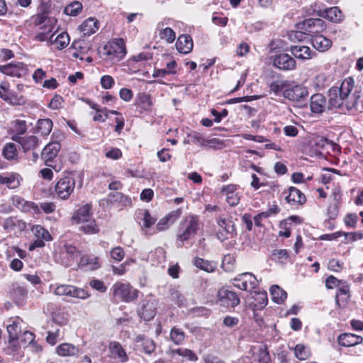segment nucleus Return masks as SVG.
<instances>
[{
	"label": "nucleus",
	"mask_w": 363,
	"mask_h": 363,
	"mask_svg": "<svg viewBox=\"0 0 363 363\" xmlns=\"http://www.w3.org/2000/svg\"><path fill=\"white\" fill-rule=\"evenodd\" d=\"M360 89L354 86L352 77L345 79L339 88L329 89V108H339L345 106L348 109L355 106L360 98Z\"/></svg>",
	"instance_id": "f257e3e1"
},
{
	"label": "nucleus",
	"mask_w": 363,
	"mask_h": 363,
	"mask_svg": "<svg viewBox=\"0 0 363 363\" xmlns=\"http://www.w3.org/2000/svg\"><path fill=\"white\" fill-rule=\"evenodd\" d=\"M101 57L111 64H116L125 55V45L123 39L116 38L107 43L99 51Z\"/></svg>",
	"instance_id": "f03ea898"
},
{
	"label": "nucleus",
	"mask_w": 363,
	"mask_h": 363,
	"mask_svg": "<svg viewBox=\"0 0 363 363\" xmlns=\"http://www.w3.org/2000/svg\"><path fill=\"white\" fill-rule=\"evenodd\" d=\"M305 24L308 26L317 28L314 33H319L325 29V22L320 18H310L306 21ZM311 44L313 47L319 52H325L332 46V41L324 35L315 33L311 37Z\"/></svg>",
	"instance_id": "7ed1b4c3"
},
{
	"label": "nucleus",
	"mask_w": 363,
	"mask_h": 363,
	"mask_svg": "<svg viewBox=\"0 0 363 363\" xmlns=\"http://www.w3.org/2000/svg\"><path fill=\"white\" fill-rule=\"evenodd\" d=\"M199 228V224L197 216H186L180 225V230L182 232L177 237L178 246L182 247L185 241L194 236L198 231Z\"/></svg>",
	"instance_id": "20e7f679"
},
{
	"label": "nucleus",
	"mask_w": 363,
	"mask_h": 363,
	"mask_svg": "<svg viewBox=\"0 0 363 363\" xmlns=\"http://www.w3.org/2000/svg\"><path fill=\"white\" fill-rule=\"evenodd\" d=\"M113 295L124 302H130L138 296V291L128 283L116 282L111 288Z\"/></svg>",
	"instance_id": "39448f33"
},
{
	"label": "nucleus",
	"mask_w": 363,
	"mask_h": 363,
	"mask_svg": "<svg viewBox=\"0 0 363 363\" xmlns=\"http://www.w3.org/2000/svg\"><path fill=\"white\" fill-rule=\"evenodd\" d=\"M54 294L59 296H65L80 299H86L89 296L83 289L69 284H56Z\"/></svg>",
	"instance_id": "423d86ee"
},
{
	"label": "nucleus",
	"mask_w": 363,
	"mask_h": 363,
	"mask_svg": "<svg viewBox=\"0 0 363 363\" xmlns=\"http://www.w3.org/2000/svg\"><path fill=\"white\" fill-rule=\"evenodd\" d=\"M75 180L72 177H64L57 182L55 188V194L59 198L67 199L73 192Z\"/></svg>",
	"instance_id": "0eeeda50"
},
{
	"label": "nucleus",
	"mask_w": 363,
	"mask_h": 363,
	"mask_svg": "<svg viewBox=\"0 0 363 363\" xmlns=\"http://www.w3.org/2000/svg\"><path fill=\"white\" fill-rule=\"evenodd\" d=\"M233 285L241 290L251 291L257 285V278L251 273L238 274L232 280Z\"/></svg>",
	"instance_id": "6e6552de"
},
{
	"label": "nucleus",
	"mask_w": 363,
	"mask_h": 363,
	"mask_svg": "<svg viewBox=\"0 0 363 363\" xmlns=\"http://www.w3.org/2000/svg\"><path fill=\"white\" fill-rule=\"evenodd\" d=\"M218 225L220 228L216 233V237L219 240L224 242L235 237L237 234L235 227L231 220L225 218H219Z\"/></svg>",
	"instance_id": "1a4fd4ad"
},
{
	"label": "nucleus",
	"mask_w": 363,
	"mask_h": 363,
	"mask_svg": "<svg viewBox=\"0 0 363 363\" xmlns=\"http://www.w3.org/2000/svg\"><path fill=\"white\" fill-rule=\"evenodd\" d=\"M218 302L222 306L234 308L240 303V298L235 292L223 288L218 292Z\"/></svg>",
	"instance_id": "9d476101"
},
{
	"label": "nucleus",
	"mask_w": 363,
	"mask_h": 363,
	"mask_svg": "<svg viewBox=\"0 0 363 363\" xmlns=\"http://www.w3.org/2000/svg\"><path fill=\"white\" fill-rule=\"evenodd\" d=\"M61 145L58 142H51L45 146L41 152V158L46 166H52V162L57 157Z\"/></svg>",
	"instance_id": "9b49d317"
},
{
	"label": "nucleus",
	"mask_w": 363,
	"mask_h": 363,
	"mask_svg": "<svg viewBox=\"0 0 363 363\" xmlns=\"http://www.w3.org/2000/svg\"><path fill=\"white\" fill-rule=\"evenodd\" d=\"M0 72L16 77H21L28 73V67L23 62L10 63L0 66Z\"/></svg>",
	"instance_id": "f8f14e48"
},
{
	"label": "nucleus",
	"mask_w": 363,
	"mask_h": 363,
	"mask_svg": "<svg viewBox=\"0 0 363 363\" xmlns=\"http://www.w3.org/2000/svg\"><path fill=\"white\" fill-rule=\"evenodd\" d=\"M275 67L281 70H294L296 67V60L289 54L281 53L276 55L273 60Z\"/></svg>",
	"instance_id": "ddd939ff"
},
{
	"label": "nucleus",
	"mask_w": 363,
	"mask_h": 363,
	"mask_svg": "<svg viewBox=\"0 0 363 363\" xmlns=\"http://www.w3.org/2000/svg\"><path fill=\"white\" fill-rule=\"evenodd\" d=\"M284 194L286 195L285 200L287 203L292 206L303 205L306 201L305 195L294 186H290L287 190H285Z\"/></svg>",
	"instance_id": "4468645a"
},
{
	"label": "nucleus",
	"mask_w": 363,
	"mask_h": 363,
	"mask_svg": "<svg viewBox=\"0 0 363 363\" xmlns=\"http://www.w3.org/2000/svg\"><path fill=\"white\" fill-rule=\"evenodd\" d=\"M12 140L19 144L23 152L34 150L39 145V140L35 135H13Z\"/></svg>",
	"instance_id": "2eb2a0df"
},
{
	"label": "nucleus",
	"mask_w": 363,
	"mask_h": 363,
	"mask_svg": "<svg viewBox=\"0 0 363 363\" xmlns=\"http://www.w3.org/2000/svg\"><path fill=\"white\" fill-rule=\"evenodd\" d=\"M138 315L145 321L152 320L156 314V305L154 301H143L138 309Z\"/></svg>",
	"instance_id": "dca6fc26"
},
{
	"label": "nucleus",
	"mask_w": 363,
	"mask_h": 363,
	"mask_svg": "<svg viewBox=\"0 0 363 363\" xmlns=\"http://www.w3.org/2000/svg\"><path fill=\"white\" fill-rule=\"evenodd\" d=\"M308 94L306 89L301 85H296L290 88L285 89L283 92L284 98L293 101H299L305 98Z\"/></svg>",
	"instance_id": "f3484780"
},
{
	"label": "nucleus",
	"mask_w": 363,
	"mask_h": 363,
	"mask_svg": "<svg viewBox=\"0 0 363 363\" xmlns=\"http://www.w3.org/2000/svg\"><path fill=\"white\" fill-rule=\"evenodd\" d=\"M57 22L56 19H49V23L50 25L43 26L40 27V29L42 30L41 32H39L35 36V40L39 42L47 41L50 45L54 44L53 37L54 33L50 34L54 28V24Z\"/></svg>",
	"instance_id": "a211bd4d"
},
{
	"label": "nucleus",
	"mask_w": 363,
	"mask_h": 363,
	"mask_svg": "<svg viewBox=\"0 0 363 363\" xmlns=\"http://www.w3.org/2000/svg\"><path fill=\"white\" fill-rule=\"evenodd\" d=\"M318 16L334 23H339L343 20L342 13L337 6L320 10L318 11Z\"/></svg>",
	"instance_id": "6ab92c4d"
},
{
	"label": "nucleus",
	"mask_w": 363,
	"mask_h": 363,
	"mask_svg": "<svg viewBox=\"0 0 363 363\" xmlns=\"http://www.w3.org/2000/svg\"><path fill=\"white\" fill-rule=\"evenodd\" d=\"M91 211V205L86 203L78 208L72 216V220L77 224L84 223L87 220L93 218Z\"/></svg>",
	"instance_id": "aec40b11"
},
{
	"label": "nucleus",
	"mask_w": 363,
	"mask_h": 363,
	"mask_svg": "<svg viewBox=\"0 0 363 363\" xmlns=\"http://www.w3.org/2000/svg\"><path fill=\"white\" fill-rule=\"evenodd\" d=\"M290 52L296 58L301 60H309L316 55V53L305 45H293L290 48Z\"/></svg>",
	"instance_id": "412c9836"
},
{
	"label": "nucleus",
	"mask_w": 363,
	"mask_h": 363,
	"mask_svg": "<svg viewBox=\"0 0 363 363\" xmlns=\"http://www.w3.org/2000/svg\"><path fill=\"white\" fill-rule=\"evenodd\" d=\"M327 106L326 98L321 94H313L311 97L310 107L313 113H321Z\"/></svg>",
	"instance_id": "4be33fe9"
},
{
	"label": "nucleus",
	"mask_w": 363,
	"mask_h": 363,
	"mask_svg": "<svg viewBox=\"0 0 363 363\" xmlns=\"http://www.w3.org/2000/svg\"><path fill=\"white\" fill-rule=\"evenodd\" d=\"M21 176L17 173H5L0 174V184L6 185L9 189H16L20 186Z\"/></svg>",
	"instance_id": "5701e85b"
},
{
	"label": "nucleus",
	"mask_w": 363,
	"mask_h": 363,
	"mask_svg": "<svg viewBox=\"0 0 363 363\" xmlns=\"http://www.w3.org/2000/svg\"><path fill=\"white\" fill-rule=\"evenodd\" d=\"M194 43L192 38L189 35H181L176 42L177 50L183 54H188L191 52Z\"/></svg>",
	"instance_id": "b1692460"
},
{
	"label": "nucleus",
	"mask_w": 363,
	"mask_h": 363,
	"mask_svg": "<svg viewBox=\"0 0 363 363\" xmlns=\"http://www.w3.org/2000/svg\"><path fill=\"white\" fill-rule=\"evenodd\" d=\"M362 340L361 336L352 333H344L337 337L339 345L342 347H353L361 343Z\"/></svg>",
	"instance_id": "393cba45"
},
{
	"label": "nucleus",
	"mask_w": 363,
	"mask_h": 363,
	"mask_svg": "<svg viewBox=\"0 0 363 363\" xmlns=\"http://www.w3.org/2000/svg\"><path fill=\"white\" fill-rule=\"evenodd\" d=\"M12 200L13 203L23 211H33L35 213H40V208L38 204L33 202L26 201L17 196H13Z\"/></svg>",
	"instance_id": "a878e982"
},
{
	"label": "nucleus",
	"mask_w": 363,
	"mask_h": 363,
	"mask_svg": "<svg viewBox=\"0 0 363 363\" xmlns=\"http://www.w3.org/2000/svg\"><path fill=\"white\" fill-rule=\"evenodd\" d=\"M99 29L98 21L94 18H89L83 21L79 26V31L84 35H90Z\"/></svg>",
	"instance_id": "bb28decb"
},
{
	"label": "nucleus",
	"mask_w": 363,
	"mask_h": 363,
	"mask_svg": "<svg viewBox=\"0 0 363 363\" xmlns=\"http://www.w3.org/2000/svg\"><path fill=\"white\" fill-rule=\"evenodd\" d=\"M187 137L191 138V143L197 144L201 146L208 145L210 146H213L220 143L218 139L213 138L211 140H205L203 135L198 132H191L187 135Z\"/></svg>",
	"instance_id": "cd10ccee"
},
{
	"label": "nucleus",
	"mask_w": 363,
	"mask_h": 363,
	"mask_svg": "<svg viewBox=\"0 0 363 363\" xmlns=\"http://www.w3.org/2000/svg\"><path fill=\"white\" fill-rule=\"evenodd\" d=\"M349 286L347 284L342 283L338 286L337 292L335 296L336 304L340 307L344 308L346 306L349 298Z\"/></svg>",
	"instance_id": "c85d7f7f"
},
{
	"label": "nucleus",
	"mask_w": 363,
	"mask_h": 363,
	"mask_svg": "<svg viewBox=\"0 0 363 363\" xmlns=\"http://www.w3.org/2000/svg\"><path fill=\"white\" fill-rule=\"evenodd\" d=\"M22 320L18 317L15 318H10L7 320V332L9 337L18 338V335L21 332V323Z\"/></svg>",
	"instance_id": "c756f323"
},
{
	"label": "nucleus",
	"mask_w": 363,
	"mask_h": 363,
	"mask_svg": "<svg viewBox=\"0 0 363 363\" xmlns=\"http://www.w3.org/2000/svg\"><path fill=\"white\" fill-rule=\"evenodd\" d=\"M79 266L87 269L95 270L100 267L99 258L94 255H85L81 257Z\"/></svg>",
	"instance_id": "7c9ffc66"
},
{
	"label": "nucleus",
	"mask_w": 363,
	"mask_h": 363,
	"mask_svg": "<svg viewBox=\"0 0 363 363\" xmlns=\"http://www.w3.org/2000/svg\"><path fill=\"white\" fill-rule=\"evenodd\" d=\"M194 264L201 270L211 273L213 272L217 267V264L213 261L206 260L200 257H196L194 260Z\"/></svg>",
	"instance_id": "2f4dec72"
},
{
	"label": "nucleus",
	"mask_w": 363,
	"mask_h": 363,
	"mask_svg": "<svg viewBox=\"0 0 363 363\" xmlns=\"http://www.w3.org/2000/svg\"><path fill=\"white\" fill-rule=\"evenodd\" d=\"M138 218L143 220L142 228H149L153 225L157 219L152 217L147 209H140L137 213Z\"/></svg>",
	"instance_id": "473e14b6"
},
{
	"label": "nucleus",
	"mask_w": 363,
	"mask_h": 363,
	"mask_svg": "<svg viewBox=\"0 0 363 363\" xmlns=\"http://www.w3.org/2000/svg\"><path fill=\"white\" fill-rule=\"evenodd\" d=\"M109 349L111 354L115 357L120 359L121 362H127L128 360V357L125 350L118 342H111L110 343Z\"/></svg>",
	"instance_id": "72a5a7b5"
},
{
	"label": "nucleus",
	"mask_w": 363,
	"mask_h": 363,
	"mask_svg": "<svg viewBox=\"0 0 363 363\" xmlns=\"http://www.w3.org/2000/svg\"><path fill=\"white\" fill-rule=\"evenodd\" d=\"M79 225H81L79 230L85 234H96L99 232V228L93 218L84 223H79Z\"/></svg>",
	"instance_id": "f704fd0d"
},
{
	"label": "nucleus",
	"mask_w": 363,
	"mask_h": 363,
	"mask_svg": "<svg viewBox=\"0 0 363 363\" xmlns=\"http://www.w3.org/2000/svg\"><path fill=\"white\" fill-rule=\"evenodd\" d=\"M270 294L272 300L277 303H282L287 297L286 292L277 285H274L270 288Z\"/></svg>",
	"instance_id": "c9c22d12"
},
{
	"label": "nucleus",
	"mask_w": 363,
	"mask_h": 363,
	"mask_svg": "<svg viewBox=\"0 0 363 363\" xmlns=\"http://www.w3.org/2000/svg\"><path fill=\"white\" fill-rule=\"evenodd\" d=\"M77 352V347L69 343H62L56 348V352L58 355L62 357L74 356Z\"/></svg>",
	"instance_id": "e433bc0d"
},
{
	"label": "nucleus",
	"mask_w": 363,
	"mask_h": 363,
	"mask_svg": "<svg viewBox=\"0 0 363 363\" xmlns=\"http://www.w3.org/2000/svg\"><path fill=\"white\" fill-rule=\"evenodd\" d=\"M253 298L256 303H254V307L256 309L263 308L268 302L267 294L265 291H254Z\"/></svg>",
	"instance_id": "4c0bfd02"
},
{
	"label": "nucleus",
	"mask_w": 363,
	"mask_h": 363,
	"mask_svg": "<svg viewBox=\"0 0 363 363\" xmlns=\"http://www.w3.org/2000/svg\"><path fill=\"white\" fill-rule=\"evenodd\" d=\"M31 231L36 237V238L43 239L46 241H50L52 240V236L50 235L48 230L40 225L33 226Z\"/></svg>",
	"instance_id": "58836bf2"
},
{
	"label": "nucleus",
	"mask_w": 363,
	"mask_h": 363,
	"mask_svg": "<svg viewBox=\"0 0 363 363\" xmlns=\"http://www.w3.org/2000/svg\"><path fill=\"white\" fill-rule=\"evenodd\" d=\"M38 130L43 135H48L52 130V122L49 118L40 119L38 121Z\"/></svg>",
	"instance_id": "ea45409f"
},
{
	"label": "nucleus",
	"mask_w": 363,
	"mask_h": 363,
	"mask_svg": "<svg viewBox=\"0 0 363 363\" xmlns=\"http://www.w3.org/2000/svg\"><path fill=\"white\" fill-rule=\"evenodd\" d=\"M160 39L166 41L167 43H172L176 38L175 32L171 28H160L159 31Z\"/></svg>",
	"instance_id": "a19ab883"
},
{
	"label": "nucleus",
	"mask_w": 363,
	"mask_h": 363,
	"mask_svg": "<svg viewBox=\"0 0 363 363\" xmlns=\"http://www.w3.org/2000/svg\"><path fill=\"white\" fill-rule=\"evenodd\" d=\"M82 10V4L79 1H73L65 8L64 13L68 16H76Z\"/></svg>",
	"instance_id": "79ce46f5"
},
{
	"label": "nucleus",
	"mask_w": 363,
	"mask_h": 363,
	"mask_svg": "<svg viewBox=\"0 0 363 363\" xmlns=\"http://www.w3.org/2000/svg\"><path fill=\"white\" fill-rule=\"evenodd\" d=\"M173 353L177 354L178 355L186 358L190 362H196L198 357L194 352L186 348H178L172 351Z\"/></svg>",
	"instance_id": "37998d69"
},
{
	"label": "nucleus",
	"mask_w": 363,
	"mask_h": 363,
	"mask_svg": "<svg viewBox=\"0 0 363 363\" xmlns=\"http://www.w3.org/2000/svg\"><path fill=\"white\" fill-rule=\"evenodd\" d=\"M53 41L54 44H56L57 49L62 50L69 45V36L67 33L62 32L56 38H53Z\"/></svg>",
	"instance_id": "c03bdc74"
},
{
	"label": "nucleus",
	"mask_w": 363,
	"mask_h": 363,
	"mask_svg": "<svg viewBox=\"0 0 363 363\" xmlns=\"http://www.w3.org/2000/svg\"><path fill=\"white\" fill-rule=\"evenodd\" d=\"M185 337L184 331L177 327H173L170 332V338L176 345L182 343Z\"/></svg>",
	"instance_id": "a18cd8bd"
},
{
	"label": "nucleus",
	"mask_w": 363,
	"mask_h": 363,
	"mask_svg": "<svg viewBox=\"0 0 363 363\" xmlns=\"http://www.w3.org/2000/svg\"><path fill=\"white\" fill-rule=\"evenodd\" d=\"M4 157L7 160H13L17 156V150L15 144L9 143L6 144L2 151Z\"/></svg>",
	"instance_id": "49530a36"
},
{
	"label": "nucleus",
	"mask_w": 363,
	"mask_h": 363,
	"mask_svg": "<svg viewBox=\"0 0 363 363\" xmlns=\"http://www.w3.org/2000/svg\"><path fill=\"white\" fill-rule=\"evenodd\" d=\"M172 217L173 214H169L161 218L157 224V230L158 231H163L168 229L170 225L174 221V219L172 220Z\"/></svg>",
	"instance_id": "de8ad7c7"
},
{
	"label": "nucleus",
	"mask_w": 363,
	"mask_h": 363,
	"mask_svg": "<svg viewBox=\"0 0 363 363\" xmlns=\"http://www.w3.org/2000/svg\"><path fill=\"white\" fill-rule=\"evenodd\" d=\"M294 354L296 357L301 360L306 359L310 355L308 350L303 345H297L296 346Z\"/></svg>",
	"instance_id": "09e8293b"
},
{
	"label": "nucleus",
	"mask_w": 363,
	"mask_h": 363,
	"mask_svg": "<svg viewBox=\"0 0 363 363\" xmlns=\"http://www.w3.org/2000/svg\"><path fill=\"white\" fill-rule=\"evenodd\" d=\"M21 347L23 346L21 345V341L18 340V338L9 337L8 341L7 350L10 354L14 355L18 352Z\"/></svg>",
	"instance_id": "8fccbe9b"
},
{
	"label": "nucleus",
	"mask_w": 363,
	"mask_h": 363,
	"mask_svg": "<svg viewBox=\"0 0 363 363\" xmlns=\"http://www.w3.org/2000/svg\"><path fill=\"white\" fill-rule=\"evenodd\" d=\"M9 85L7 82H2L0 84V97L8 103H18L17 100L12 101V98L9 96Z\"/></svg>",
	"instance_id": "3c124183"
},
{
	"label": "nucleus",
	"mask_w": 363,
	"mask_h": 363,
	"mask_svg": "<svg viewBox=\"0 0 363 363\" xmlns=\"http://www.w3.org/2000/svg\"><path fill=\"white\" fill-rule=\"evenodd\" d=\"M50 19H51L50 18ZM34 23L35 26H40L43 24V26L47 25L49 26L50 23H49V18H48V12L43 9L40 13L36 15L34 17Z\"/></svg>",
	"instance_id": "603ef678"
},
{
	"label": "nucleus",
	"mask_w": 363,
	"mask_h": 363,
	"mask_svg": "<svg viewBox=\"0 0 363 363\" xmlns=\"http://www.w3.org/2000/svg\"><path fill=\"white\" fill-rule=\"evenodd\" d=\"M50 19H51L50 18ZM34 23L35 26H40L43 24V26L47 25L49 26L50 23H49V18H48V12L43 9L40 13L36 15L34 17Z\"/></svg>",
	"instance_id": "864d4df0"
},
{
	"label": "nucleus",
	"mask_w": 363,
	"mask_h": 363,
	"mask_svg": "<svg viewBox=\"0 0 363 363\" xmlns=\"http://www.w3.org/2000/svg\"><path fill=\"white\" fill-rule=\"evenodd\" d=\"M64 249L67 255L70 257L71 259L74 260L77 259L79 255V251L77 249V247L69 243H65L64 245Z\"/></svg>",
	"instance_id": "5fc2aeb1"
},
{
	"label": "nucleus",
	"mask_w": 363,
	"mask_h": 363,
	"mask_svg": "<svg viewBox=\"0 0 363 363\" xmlns=\"http://www.w3.org/2000/svg\"><path fill=\"white\" fill-rule=\"evenodd\" d=\"M13 129L16 134L15 135H21L26 132L27 126L25 121L16 120L13 122Z\"/></svg>",
	"instance_id": "6e6d98bb"
},
{
	"label": "nucleus",
	"mask_w": 363,
	"mask_h": 363,
	"mask_svg": "<svg viewBox=\"0 0 363 363\" xmlns=\"http://www.w3.org/2000/svg\"><path fill=\"white\" fill-rule=\"evenodd\" d=\"M287 86L286 81H274L269 85L270 90L277 94Z\"/></svg>",
	"instance_id": "4d7b16f0"
},
{
	"label": "nucleus",
	"mask_w": 363,
	"mask_h": 363,
	"mask_svg": "<svg viewBox=\"0 0 363 363\" xmlns=\"http://www.w3.org/2000/svg\"><path fill=\"white\" fill-rule=\"evenodd\" d=\"M333 199V206H330L329 207V211H330L333 209V213L335 214L337 211L338 206L340 204L342 194L339 191H334L332 194Z\"/></svg>",
	"instance_id": "13d9d810"
},
{
	"label": "nucleus",
	"mask_w": 363,
	"mask_h": 363,
	"mask_svg": "<svg viewBox=\"0 0 363 363\" xmlns=\"http://www.w3.org/2000/svg\"><path fill=\"white\" fill-rule=\"evenodd\" d=\"M125 252L122 247H116L111 251V257L113 259L120 262L124 258Z\"/></svg>",
	"instance_id": "bf43d9fd"
},
{
	"label": "nucleus",
	"mask_w": 363,
	"mask_h": 363,
	"mask_svg": "<svg viewBox=\"0 0 363 363\" xmlns=\"http://www.w3.org/2000/svg\"><path fill=\"white\" fill-rule=\"evenodd\" d=\"M143 350L147 354H152L155 350V344L151 339L147 338L142 343Z\"/></svg>",
	"instance_id": "052dcab7"
},
{
	"label": "nucleus",
	"mask_w": 363,
	"mask_h": 363,
	"mask_svg": "<svg viewBox=\"0 0 363 363\" xmlns=\"http://www.w3.org/2000/svg\"><path fill=\"white\" fill-rule=\"evenodd\" d=\"M38 206L40 208V212L43 211L45 213H51L56 208V206L53 202H42Z\"/></svg>",
	"instance_id": "680f3d73"
},
{
	"label": "nucleus",
	"mask_w": 363,
	"mask_h": 363,
	"mask_svg": "<svg viewBox=\"0 0 363 363\" xmlns=\"http://www.w3.org/2000/svg\"><path fill=\"white\" fill-rule=\"evenodd\" d=\"M258 361L259 363H270L269 354L266 347L259 349Z\"/></svg>",
	"instance_id": "e2e57ef3"
},
{
	"label": "nucleus",
	"mask_w": 363,
	"mask_h": 363,
	"mask_svg": "<svg viewBox=\"0 0 363 363\" xmlns=\"http://www.w3.org/2000/svg\"><path fill=\"white\" fill-rule=\"evenodd\" d=\"M27 294V289L23 286H16L13 289V296L18 298L19 300L26 296Z\"/></svg>",
	"instance_id": "0e129e2a"
},
{
	"label": "nucleus",
	"mask_w": 363,
	"mask_h": 363,
	"mask_svg": "<svg viewBox=\"0 0 363 363\" xmlns=\"http://www.w3.org/2000/svg\"><path fill=\"white\" fill-rule=\"evenodd\" d=\"M63 101V99L61 96L55 95L50 101L49 107L53 110L59 109L62 107Z\"/></svg>",
	"instance_id": "69168bd1"
},
{
	"label": "nucleus",
	"mask_w": 363,
	"mask_h": 363,
	"mask_svg": "<svg viewBox=\"0 0 363 363\" xmlns=\"http://www.w3.org/2000/svg\"><path fill=\"white\" fill-rule=\"evenodd\" d=\"M101 84L105 89H111L114 84V79L110 75H104L101 78Z\"/></svg>",
	"instance_id": "338daca9"
},
{
	"label": "nucleus",
	"mask_w": 363,
	"mask_h": 363,
	"mask_svg": "<svg viewBox=\"0 0 363 363\" xmlns=\"http://www.w3.org/2000/svg\"><path fill=\"white\" fill-rule=\"evenodd\" d=\"M35 336L33 333L25 331L21 338V343L23 347L33 342Z\"/></svg>",
	"instance_id": "774afa93"
}]
</instances>
